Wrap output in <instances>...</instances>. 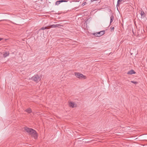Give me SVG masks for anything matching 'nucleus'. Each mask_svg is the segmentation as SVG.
Returning a JSON list of instances; mask_svg holds the SVG:
<instances>
[{
	"mask_svg": "<svg viewBox=\"0 0 147 147\" xmlns=\"http://www.w3.org/2000/svg\"><path fill=\"white\" fill-rule=\"evenodd\" d=\"M24 129L30 135L33 137L34 138L36 139L37 138V134L36 131L33 129L28 127H24Z\"/></svg>",
	"mask_w": 147,
	"mask_h": 147,
	"instance_id": "nucleus-1",
	"label": "nucleus"
},
{
	"mask_svg": "<svg viewBox=\"0 0 147 147\" xmlns=\"http://www.w3.org/2000/svg\"><path fill=\"white\" fill-rule=\"evenodd\" d=\"M31 79L32 80L36 82H38L40 80V77L37 75H34L31 78Z\"/></svg>",
	"mask_w": 147,
	"mask_h": 147,
	"instance_id": "nucleus-2",
	"label": "nucleus"
},
{
	"mask_svg": "<svg viewBox=\"0 0 147 147\" xmlns=\"http://www.w3.org/2000/svg\"><path fill=\"white\" fill-rule=\"evenodd\" d=\"M75 74L76 76L80 79H82L83 78H84V79L86 78V77L82 74H81L80 73H75Z\"/></svg>",
	"mask_w": 147,
	"mask_h": 147,
	"instance_id": "nucleus-3",
	"label": "nucleus"
},
{
	"mask_svg": "<svg viewBox=\"0 0 147 147\" xmlns=\"http://www.w3.org/2000/svg\"><path fill=\"white\" fill-rule=\"evenodd\" d=\"M105 34L104 31H101L95 34V36H100Z\"/></svg>",
	"mask_w": 147,
	"mask_h": 147,
	"instance_id": "nucleus-4",
	"label": "nucleus"
},
{
	"mask_svg": "<svg viewBox=\"0 0 147 147\" xmlns=\"http://www.w3.org/2000/svg\"><path fill=\"white\" fill-rule=\"evenodd\" d=\"M69 107L72 108L75 107H77V104L73 102H70L69 103Z\"/></svg>",
	"mask_w": 147,
	"mask_h": 147,
	"instance_id": "nucleus-5",
	"label": "nucleus"
},
{
	"mask_svg": "<svg viewBox=\"0 0 147 147\" xmlns=\"http://www.w3.org/2000/svg\"><path fill=\"white\" fill-rule=\"evenodd\" d=\"M61 25L60 24H53V25H50L49 26L50 27V28H56V27H59L60 26H61Z\"/></svg>",
	"mask_w": 147,
	"mask_h": 147,
	"instance_id": "nucleus-6",
	"label": "nucleus"
},
{
	"mask_svg": "<svg viewBox=\"0 0 147 147\" xmlns=\"http://www.w3.org/2000/svg\"><path fill=\"white\" fill-rule=\"evenodd\" d=\"M135 73H136L135 72L133 69L129 71L127 73V74L129 75H131L133 74H135Z\"/></svg>",
	"mask_w": 147,
	"mask_h": 147,
	"instance_id": "nucleus-7",
	"label": "nucleus"
},
{
	"mask_svg": "<svg viewBox=\"0 0 147 147\" xmlns=\"http://www.w3.org/2000/svg\"><path fill=\"white\" fill-rule=\"evenodd\" d=\"M140 14L141 15L142 18H144L145 16V14L143 11H141L140 13Z\"/></svg>",
	"mask_w": 147,
	"mask_h": 147,
	"instance_id": "nucleus-8",
	"label": "nucleus"
},
{
	"mask_svg": "<svg viewBox=\"0 0 147 147\" xmlns=\"http://www.w3.org/2000/svg\"><path fill=\"white\" fill-rule=\"evenodd\" d=\"M9 55V53L8 52H6L5 53H4L3 55V57L4 58L6 57H7Z\"/></svg>",
	"mask_w": 147,
	"mask_h": 147,
	"instance_id": "nucleus-9",
	"label": "nucleus"
},
{
	"mask_svg": "<svg viewBox=\"0 0 147 147\" xmlns=\"http://www.w3.org/2000/svg\"><path fill=\"white\" fill-rule=\"evenodd\" d=\"M125 0H118L117 6H119L120 4L122 2H125Z\"/></svg>",
	"mask_w": 147,
	"mask_h": 147,
	"instance_id": "nucleus-10",
	"label": "nucleus"
},
{
	"mask_svg": "<svg viewBox=\"0 0 147 147\" xmlns=\"http://www.w3.org/2000/svg\"><path fill=\"white\" fill-rule=\"evenodd\" d=\"M26 111L28 113H30L32 112V110L31 109L29 108L27 109Z\"/></svg>",
	"mask_w": 147,
	"mask_h": 147,
	"instance_id": "nucleus-11",
	"label": "nucleus"
},
{
	"mask_svg": "<svg viewBox=\"0 0 147 147\" xmlns=\"http://www.w3.org/2000/svg\"><path fill=\"white\" fill-rule=\"evenodd\" d=\"M114 19V17L113 15H112L110 17V23H111V22H112L113 21V19Z\"/></svg>",
	"mask_w": 147,
	"mask_h": 147,
	"instance_id": "nucleus-12",
	"label": "nucleus"
},
{
	"mask_svg": "<svg viewBox=\"0 0 147 147\" xmlns=\"http://www.w3.org/2000/svg\"><path fill=\"white\" fill-rule=\"evenodd\" d=\"M60 3L59 2V1H57L56 2L55 4V5H58Z\"/></svg>",
	"mask_w": 147,
	"mask_h": 147,
	"instance_id": "nucleus-13",
	"label": "nucleus"
},
{
	"mask_svg": "<svg viewBox=\"0 0 147 147\" xmlns=\"http://www.w3.org/2000/svg\"><path fill=\"white\" fill-rule=\"evenodd\" d=\"M49 28H47V27H42V28H41L40 29L41 30H45V29H49Z\"/></svg>",
	"mask_w": 147,
	"mask_h": 147,
	"instance_id": "nucleus-14",
	"label": "nucleus"
},
{
	"mask_svg": "<svg viewBox=\"0 0 147 147\" xmlns=\"http://www.w3.org/2000/svg\"><path fill=\"white\" fill-rule=\"evenodd\" d=\"M131 83H132L133 84H136L138 83L137 82L134 81H131Z\"/></svg>",
	"mask_w": 147,
	"mask_h": 147,
	"instance_id": "nucleus-15",
	"label": "nucleus"
},
{
	"mask_svg": "<svg viewBox=\"0 0 147 147\" xmlns=\"http://www.w3.org/2000/svg\"><path fill=\"white\" fill-rule=\"evenodd\" d=\"M59 1L60 3L62 2H63V0H59Z\"/></svg>",
	"mask_w": 147,
	"mask_h": 147,
	"instance_id": "nucleus-16",
	"label": "nucleus"
},
{
	"mask_svg": "<svg viewBox=\"0 0 147 147\" xmlns=\"http://www.w3.org/2000/svg\"><path fill=\"white\" fill-rule=\"evenodd\" d=\"M68 1L67 0H63V2H67Z\"/></svg>",
	"mask_w": 147,
	"mask_h": 147,
	"instance_id": "nucleus-17",
	"label": "nucleus"
},
{
	"mask_svg": "<svg viewBox=\"0 0 147 147\" xmlns=\"http://www.w3.org/2000/svg\"><path fill=\"white\" fill-rule=\"evenodd\" d=\"M114 28L113 27V28H111V30H114Z\"/></svg>",
	"mask_w": 147,
	"mask_h": 147,
	"instance_id": "nucleus-18",
	"label": "nucleus"
},
{
	"mask_svg": "<svg viewBox=\"0 0 147 147\" xmlns=\"http://www.w3.org/2000/svg\"><path fill=\"white\" fill-rule=\"evenodd\" d=\"M3 38H0V41L3 40Z\"/></svg>",
	"mask_w": 147,
	"mask_h": 147,
	"instance_id": "nucleus-19",
	"label": "nucleus"
},
{
	"mask_svg": "<svg viewBox=\"0 0 147 147\" xmlns=\"http://www.w3.org/2000/svg\"><path fill=\"white\" fill-rule=\"evenodd\" d=\"M91 1H96L97 0H90Z\"/></svg>",
	"mask_w": 147,
	"mask_h": 147,
	"instance_id": "nucleus-20",
	"label": "nucleus"
}]
</instances>
